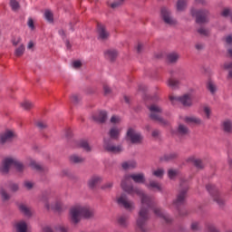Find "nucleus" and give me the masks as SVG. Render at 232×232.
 <instances>
[{
	"label": "nucleus",
	"mask_w": 232,
	"mask_h": 232,
	"mask_svg": "<svg viewBox=\"0 0 232 232\" xmlns=\"http://www.w3.org/2000/svg\"><path fill=\"white\" fill-rule=\"evenodd\" d=\"M169 101L173 102L174 101H178V102H181L183 106H191V96L189 94H185L182 97H175L169 96Z\"/></svg>",
	"instance_id": "f8f14e48"
},
{
	"label": "nucleus",
	"mask_w": 232,
	"mask_h": 232,
	"mask_svg": "<svg viewBox=\"0 0 232 232\" xmlns=\"http://www.w3.org/2000/svg\"><path fill=\"white\" fill-rule=\"evenodd\" d=\"M206 188L209 195H211V197L213 198L214 201L217 202L218 206H224V199L220 196V191H218L217 186L213 184H208Z\"/></svg>",
	"instance_id": "0eeeda50"
},
{
	"label": "nucleus",
	"mask_w": 232,
	"mask_h": 232,
	"mask_svg": "<svg viewBox=\"0 0 232 232\" xmlns=\"http://www.w3.org/2000/svg\"><path fill=\"white\" fill-rule=\"evenodd\" d=\"M71 102H73V104H77V102H79V96L77 94L72 95Z\"/></svg>",
	"instance_id": "8fccbe9b"
},
{
	"label": "nucleus",
	"mask_w": 232,
	"mask_h": 232,
	"mask_svg": "<svg viewBox=\"0 0 232 232\" xmlns=\"http://www.w3.org/2000/svg\"><path fill=\"white\" fill-rule=\"evenodd\" d=\"M123 169H135L137 162L135 160L125 161L121 164Z\"/></svg>",
	"instance_id": "412c9836"
},
{
	"label": "nucleus",
	"mask_w": 232,
	"mask_h": 232,
	"mask_svg": "<svg viewBox=\"0 0 232 232\" xmlns=\"http://www.w3.org/2000/svg\"><path fill=\"white\" fill-rule=\"evenodd\" d=\"M198 34H199L200 35L208 36V35H209V31L204 29V28H199L198 30Z\"/></svg>",
	"instance_id": "49530a36"
},
{
	"label": "nucleus",
	"mask_w": 232,
	"mask_h": 232,
	"mask_svg": "<svg viewBox=\"0 0 232 232\" xmlns=\"http://www.w3.org/2000/svg\"><path fill=\"white\" fill-rule=\"evenodd\" d=\"M188 160L190 162H193L194 166H196V168H198V169H202V168H204V163H202L201 160L198 159H195V158H189Z\"/></svg>",
	"instance_id": "bb28decb"
},
{
	"label": "nucleus",
	"mask_w": 232,
	"mask_h": 232,
	"mask_svg": "<svg viewBox=\"0 0 232 232\" xmlns=\"http://www.w3.org/2000/svg\"><path fill=\"white\" fill-rule=\"evenodd\" d=\"M24 187L27 188V189H32L34 188V183L30 182V181H25L24 182Z\"/></svg>",
	"instance_id": "13d9d810"
},
{
	"label": "nucleus",
	"mask_w": 232,
	"mask_h": 232,
	"mask_svg": "<svg viewBox=\"0 0 232 232\" xmlns=\"http://www.w3.org/2000/svg\"><path fill=\"white\" fill-rule=\"evenodd\" d=\"M173 159H177V153L175 152L165 156V160H173Z\"/></svg>",
	"instance_id": "a18cd8bd"
},
{
	"label": "nucleus",
	"mask_w": 232,
	"mask_h": 232,
	"mask_svg": "<svg viewBox=\"0 0 232 232\" xmlns=\"http://www.w3.org/2000/svg\"><path fill=\"white\" fill-rule=\"evenodd\" d=\"M197 5H202V6H206L208 2L206 0H195Z\"/></svg>",
	"instance_id": "052dcab7"
},
{
	"label": "nucleus",
	"mask_w": 232,
	"mask_h": 232,
	"mask_svg": "<svg viewBox=\"0 0 232 232\" xmlns=\"http://www.w3.org/2000/svg\"><path fill=\"white\" fill-rule=\"evenodd\" d=\"M44 19H46V21H48V23H53V13L52 11H50L49 9H46L44 11Z\"/></svg>",
	"instance_id": "7c9ffc66"
},
{
	"label": "nucleus",
	"mask_w": 232,
	"mask_h": 232,
	"mask_svg": "<svg viewBox=\"0 0 232 232\" xmlns=\"http://www.w3.org/2000/svg\"><path fill=\"white\" fill-rule=\"evenodd\" d=\"M161 17L166 24H177V21L171 18V13L166 7L161 8Z\"/></svg>",
	"instance_id": "9b49d317"
},
{
	"label": "nucleus",
	"mask_w": 232,
	"mask_h": 232,
	"mask_svg": "<svg viewBox=\"0 0 232 232\" xmlns=\"http://www.w3.org/2000/svg\"><path fill=\"white\" fill-rule=\"evenodd\" d=\"M190 14L192 17H196V23L198 24H204V23H208L209 17L208 10H196L191 9Z\"/></svg>",
	"instance_id": "423d86ee"
},
{
	"label": "nucleus",
	"mask_w": 232,
	"mask_h": 232,
	"mask_svg": "<svg viewBox=\"0 0 232 232\" xmlns=\"http://www.w3.org/2000/svg\"><path fill=\"white\" fill-rule=\"evenodd\" d=\"M133 180L136 184H144L146 182V178L144 177V173L139 174H127L124 176L121 180V188L123 191L134 197L137 195L141 198V208L139 212V218L137 219V227L141 232H146V224H148V220H150V209L154 211L156 217L162 218L166 224H171L172 219L169 218V215L164 213L162 208H156V203L153 198H150L144 194V191L140 190V188H133V185L130 184V180Z\"/></svg>",
	"instance_id": "f257e3e1"
},
{
	"label": "nucleus",
	"mask_w": 232,
	"mask_h": 232,
	"mask_svg": "<svg viewBox=\"0 0 232 232\" xmlns=\"http://www.w3.org/2000/svg\"><path fill=\"white\" fill-rule=\"evenodd\" d=\"M187 5L188 3L186 2V0H178L177 10L179 12H184V10H186Z\"/></svg>",
	"instance_id": "c85d7f7f"
},
{
	"label": "nucleus",
	"mask_w": 232,
	"mask_h": 232,
	"mask_svg": "<svg viewBox=\"0 0 232 232\" xmlns=\"http://www.w3.org/2000/svg\"><path fill=\"white\" fill-rule=\"evenodd\" d=\"M225 70H229L228 72V79H232V62L231 63H226L224 64Z\"/></svg>",
	"instance_id": "ea45409f"
},
{
	"label": "nucleus",
	"mask_w": 232,
	"mask_h": 232,
	"mask_svg": "<svg viewBox=\"0 0 232 232\" xmlns=\"http://www.w3.org/2000/svg\"><path fill=\"white\" fill-rule=\"evenodd\" d=\"M70 215L72 224H79L81 222V217H83V218H92L93 217V210L89 207L77 205L71 208Z\"/></svg>",
	"instance_id": "f03ea898"
},
{
	"label": "nucleus",
	"mask_w": 232,
	"mask_h": 232,
	"mask_svg": "<svg viewBox=\"0 0 232 232\" xmlns=\"http://www.w3.org/2000/svg\"><path fill=\"white\" fill-rule=\"evenodd\" d=\"M208 232H219L214 225L208 226Z\"/></svg>",
	"instance_id": "6e6d98bb"
},
{
	"label": "nucleus",
	"mask_w": 232,
	"mask_h": 232,
	"mask_svg": "<svg viewBox=\"0 0 232 232\" xmlns=\"http://www.w3.org/2000/svg\"><path fill=\"white\" fill-rule=\"evenodd\" d=\"M103 148L109 153H121L122 151L121 146L111 145V140H104Z\"/></svg>",
	"instance_id": "9d476101"
},
{
	"label": "nucleus",
	"mask_w": 232,
	"mask_h": 232,
	"mask_svg": "<svg viewBox=\"0 0 232 232\" xmlns=\"http://www.w3.org/2000/svg\"><path fill=\"white\" fill-rule=\"evenodd\" d=\"M21 107L24 108V110H32V108H34V103L25 100L21 103Z\"/></svg>",
	"instance_id": "72a5a7b5"
},
{
	"label": "nucleus",
	"mask_w": 232,
	"mask_h": 232,
	"mask_svg": "<svg viewBox=\"0 0 232 232\" xmlns=\"http://www.w3.org/2000/svg\"><path fill=\"white\" fill-rule=\"evenodd\" d=\"M92 119L95 121V122H100V124H102L106 122V120L108 119V112L104 111H99L92 116Z\"/></svg>",
	"instance_id": "2eb2a0df"
},
{
	"label": "nucleus",
	"mask_w": 232,
	"mask_h": 232,
	"mask_svg": "<svg viewBox=\"0 0 232 232\" xmlns=\"http://www.w3.org/2000/svg\"><path fill=\"white\" fill-rule=\"evenodd\" d=\"M101 182H102V179L99 176H94L89 180V188H91V189H93V188H96V186H98V184H101Z\"/></svg>",
	"instance_id": "6ab92c4d"
},
{
	"label": "nucleus",
	"mask_w": 232,
	"mask_h": 232,
	"mask_svg": "<svg viewBox=\"0 0 232 232\" xmlns=\"http://www.w3.org/2000/svg\"><path fill=\"white\" fill-rule=\"evenodd\" d=\"M207 88L212 94L215 93V92H217V86L215 85V83H213V82H208L207 84Z\"/></svg>",
	"instance_id": "4c0bfd02"
},
{
	"label": "nucleus",
	"mask_w": 232,
	"mask_h": 232,
	"mask_svg": "<svg viewBox=\"0 0 232 232\" xmlns=\"http://www.w3.org/2000/svg\"><path fill=\"white\" fill-rule=\"evenodd\" d=\"M150 111V117L152 121H156L161 126H167L168 121L162 118V108L157 104H151L149 106Z\"/></svg>",
	"instance_id": "39448f33"
},
{
	"label": "nucleus",
	"mask_w": 232,
	"mask_h": 232,
	"mask_svg": "<svg viewBox=\"0 0 232 232\" xmlns=\"http://www.w3.org/2000/svg\"><path fill=\"white\" fill-rule=\"evenodd\" d=\"M117 55H119V53L113 49H109L104 52L105 59H108L109 61H115L117 59Z\"/></svg>",
	"instance_id": "f3484780"
},
{
	"label": "nucleus",
	"mask_w": 232,
	"mask_h": 232,
	"mask_svg": "<svg viewBox=\"0 0 232 232\" xmlns=\"http://www.w3.org/2000/svg\"><path fill=\"white\" fill-rule=\"evenodd\" d=\"M14 227L16 232H27L28 231V225L26 221L21 220L15 223Z\"/></svg>",
	"instance_id": "dca6fc26"
},
{
	"label": "nucleus",
	"mask_w": 232,
	"mask_h": 232,
	"mask_svg": "<svg viewBox=\"0 0 232 232\" xmlns=\"http://www.w3.org/2000/svg\"><path fill=\"white\" fill-rule=\"evenodd\" d=\"M159 135H160V131H159L158 130L152 131V137H154V139H157Z\"/></svg>",
	"instance_id": "0e129e2a"
},
{
	"label": "nucleus",
	"mask_w": 232,
	"mask_h": 232,
	"mask_svg": "<svg viewBox=\"0 0 232 232\" xmlns=\"http://www.w3.org/2000/svg\"><path fill=\"white\" fill-rule=\"evenodd\" d=\"M19 209L21 213H23V215H24L25 217H32V210L30 209V208L26 207V205L20 204Z\"/></svg>",
	"instance_id": "b1692460"
},
{
	"label": "nucleus",
	"mask_w": 232,
	"mask_h": 232,
	"mask_svg": "<svg viewBox=\"0 0 232 232\" xmlns=\"http://www.w3.org/2000/svg\"><path fill=\"white\" fill-rule=\"evenodd\" d=\"M120 133H121V130L114 127V128L111 129L109 135H110L111 139L117 140V139H119Z\"/></svg>",
	"instance_id": "cd10ccee"
},
{
	"label": "nucleus",
	"mask_w": 232,
	"mask_h": 232,
	"mask_svg": "<svg viewBox=\"0 0 232 232\" xmlns=\"http://www.w3.org/2000/svg\"><path fill=\"white\" fill-rule=\"evenodd\" d=\"M221 15L222 17H229V15H231V9L229 8L223 9V11L221 12Z\"/></svg>",
	"instance_id": "c03bdc74"
},
{
	"label": "nucleus",
	"mask_w": 232,
	"mask_h": 232,
	"mask_svg": "<svg viewBox=\"0 0 232 232\" xmlns=\"http://www.w3.org/2000/svg\"><path fill=\"white\" fill-rule=\"evenodd\" d=\"M152 175L154 177H157L158 179H162L164 177V169H158L152 172Z\"/></svg>",
	"instance_id": "e433bc0d"
},
{
	"label": "nucleus",
	"mask_w": 232,
	"mask_h": 232,
	"mask_svg": "<svg viewBox=\"0 0 232 232\" xmlns=\"http://www.w3.org/2000/svg\"><path fill=\"white\" fill-rule=\"evenodd\" d=\"M10 188L12 191H17L19 189V186L17 184L10 185Z\"/></svg>",
	"instance_id": "e2e57ef3"
},
{
	"label": "nucleus",
	"mask_w": 232,
	"mask_h": 232,
	"mask_svg": "<svg viewBox=\"0 0 232 232\" xmlns=\"http://www.w3.org/2000/svg\"><path fill=\"white\" fill-rule=\"evenodd\" d=\"M178 133L182 136L188 135L189 133V129H188V127L185 125L179 124L178 128Z\"/></svg>",
	"instance_id": "c756f323"
},
{
	"label": "nucleus",
	"mask_w": 232,
	"mask_h": 232,
	"mask_svg": "<svg viewBox=\"0 0 232 232\" xmlns=\"http://www.w3.org/2000/svg\"><path fill=\"white\" fill-rule=\"evenodd\" d=\"M24 53V45L21 44L18 48L15 49L14 51V55L16 57H21Z\"/></svg>",
	"instance_id": "c9c22d12"
},
{
	"label": "nucleus",
	"mask_w": 232,
	"mask_h": 232,
	"mask_svg": "<svg viewBox=\"0 0 232 232\" xmlns=\"http://www.w3.org/2000/svg\"><path fill=\"white\" fill-rule=\"evenodd\" d=\"M179 171L175 170V169H169L168 171V175H169V179H170L172 180V179H175L176 175H178Z\"/></svg>",
	"instance_id": "79ce46f5"
},
{
	"label": "nucleus",
	"mask_w": 232,
	"mask_h": 232,
	"mask_svg": "<svg viewBox=\"0 0 232 232\" xmlns=\"http://www.w3.org/2000/svg\"><path fill=\"white\" fill-rule=\"evenodd\" d=\"M72 66L73 68H81V66H82V63H81V61H74L72 63Z\"/></svg>",
	"instance_id": "4d7b16f0"
},
{
	"label": "nucleus",
	"mask_w": 232,
	"mask_h": 232,
	"mask_svg": "<svg viewBox=\"0 0 232 232\" xmlns=\"http://www.w3.org/2000/svg\"><path fill=\"white\" fill-rule=\"evenodd\" d=\"M117 202L120 206H123V208L129 211H133V209H135L134 203L128 200L126 194H121V197L117 198Z\"/></svg>",
	"instance_id": "1a4fd4ad"
},
{
	"label": "nucleus",
	"mask_w": 232,
	"mask_h": 232,
	"mask_svg": "<svg viewBox=\"0 0 232 232\" xmlns=\"http://www.w3.org/2000/svg\"><path fill=\"white\" fill-rule=\"evenodd\" d=\"M10 168H15L17 171H23L24 169V166H23V163L19 162L17 160L6 158L4 160L0 167V172L5 175L10 171Z\"/></svg>",
	"instance_id": "20e7f679"
},
{
	"label": "nucleus",
	"mask_w": 232,
	"mask_h": 232,
	"mask_svg": "<svg viewBox=\"0 0 232 232\" xmlns=\"http://www.w3.org/2000/svg\"><path fill=\"white\" fill-rule=\"evenodd\" d=\"M15 139V133L12 130H5L4 133L0 134V144H6L12 142Z\"/></svg>",
	"instance_id": "ddd939ff"
},
{
	"label": "nucleus",
	"mask_w": 232,
	"mask_h": 232,
	"mask_svg": "<svg viewBox=\"0 0 232 232\" xmlns=\"http://www.w3.org/2000/svg\"><path fill=\"white\" fill-rule=\"evenodd\" d=\"M142 134L135 131L133 129H129L127 131V140H130L131 144H141L143 140Z\"/></svg>",
	"instance_id": "6e6552de"
},
{
	"label": "nucleus",
	"mask_w": 232,
	"mask_h": 232,
	"mask_svg": "<svg viewBox=\"0 0 232 232\" xmlns=\"http://www.w3.org/2000/svg\"><path fill=\"white\" fill-rule=\"evenodd\" d=\"M1 196L4 200H8L10 198V195H8L5 189L1 190Z\"/></svg>",
	"instance_id": "de8ad7c7"
},
{
	"label": "nucleus",
	"mask_w": 232,
	"mask_h": 232,
	"mask_svg": "<svg viewBox=\"0 0 232 232\" xmlns=\"http://www.w3.org/2000/svg\"><path fill=\"white\" fill-rule=\"evenodd\" d=\"M118 222L120 226H123L126 227V225L128 224V217L126 216H121L118 218Z\"/></svg>",
	"instance_id": "58836bf2"
},
{
	"label": "nucleus",
	"mask_w": 232,
	"mask_h": 232,
	"mask_svg": "<svg viewBox=\"0 0 232 232\" xmlns=\"http://www.w3.org/2000/svg\"><path fill=\"white\" fill-rule=\"evenodd\" d=\"M111 122L112 124H117V122H121V118L117 117V116H112L111 118Z\"/></svg>",
	"instance_id": "864d4df0"
},
{
	"label": "nucleus",
	"mask_w": 232,
	"mask_h": 232,
	"mask_svg": "<svg viewBox=\"0 0 232 232\" xmlns=\"http://www.w3.org/2000/svg\"><path fill=\"white\" fill-rule=\"evenodd\" d=\"M97 30H98V39H101L102 41H106L108 37H110V33L106 30V26L102 24H97Z\"/></svg>",
	"instance_id": "4468645a"
},
{
	"label": "nucleus",
	"mask_w": 232,
	"mask_h": 232,
	"mask_svg": "<svg viewBox=\"0 0 232 232\" xmlns=\"http://www.w3.org/2000/svg\"><path fill=\"white\" fill-rule=\"evenodd\" d=\"M124 3V0H118L117 2H113L111 4V8H119Z\"/></svg>",
	"instance_id": "37998d69"
},
{
	"label": "nucleus",
	"mask_w": 232,
	"mask_h": 232,
	"mask_svg": "<svg viewBox=\"0 0 232 232\" xmlns=\"http://www.w3.org/2000/svg\"><path fill=\"white\" fill-rule=\"evenodd\" d=\"M221 127L225 133H232V121L230 120H225L222 121Z\"/></svg>",
	"instance_id": "a211bd4d"
},
{
	"label": "nucleus",
	"mask_w": 232,
	"mask_h": 232,
	"mask_svg": "<svg viewBox=\"0 0 232 232\" xmlns=\"http://www.w3.org/2000/svg\"><path fill=\"white\" fill-rule=\"evenodd\" d=\"M78 146L84 150V151H92V147H90V143H88V140H81L78 142Z\"/></svg>",
	"instance_id": "393cba45"
},
{
	"label": "nucleus",
	"mask_w": 232,
	"mask_h": 232,
	"mask_svg": "<svg viewBox=\"0 0 232 232\" xmlns=\"http://www.w3.org/2000/svg\"><path fill=\"white\" fill-rule=\"evenodd\" d=\"M44 232H53V230H52L50 227H44Z\"/></svg>",
	"instance_id": "774afa93"
},
{
	"label": "nucleus",
	"mask_w": 232,
	"mask_h": 232,
	"mask_svg": "<svg viewBox=\"0 0 232 232\" xmlns=\"http://www.w3.org/2000/svg\"><path fill=\"white\" fill-rule=\"evenodd\" d=\"M227 44H232V35H228L226 37Z\"/></svg>",
	"instance_id": "69168bd1"
},
{
	"label": "nucleus",
	"mask_w": 232,
	"mask_h": 232,
	"mask_svg": "<svg viewBox=\"0 0 232 232\" xmlns=\"http://www.w3.org/2000/svg\"><path fill=\"white\" fill-rule=\"evenodd\" d=\"M36 126H37V128H39L40 130H44V129L47 127V125H46L44 121H38V122L36 123Z\"/></svg>",
	"instance_id": "603ef678"
},
{
	"label": "nucleus",
	"mask_w": 232,
	"mask_h": 232,
	"mask_svg": "<svg viewBox=\"0 0 232 232\" xmlns=\"http://www.w3.org/2000/svg\"><path fill=\"white\" fill-rule=\"evenodd\" d=\"M185 122H187L188 124L191 122H193L194 124H200L201 121H200V119H198L197 117H186Z\"/></svg>",
	"instance_id": "f704fd0d"
},
{
	"label": "nucleus",
	"mask_w": 232,
	"mask_h": 232,
	"mask_svg": "<svg viewBox=\"0 0 232 232\" xmlns=\"http://www.w3.org/2000/svg\"><path fill=\"white\" fill-rule=\"evenodd\" d=\"M27 24H28L29 28H31V30L35 29V25L34 24V20L32 18H29Z\"/></svg>",
	"instance_id": "5fc2aeb1"
},
{
	"label": "nucleus",
	"mask_w": 232,
	"mask_h": 232,
	"mask_svg": "<svg viewBox=\"0 0 232 232\" xmlns=\"http://www.w3.org/2000/svg\"><path fill=\"white\" fill-rule=\"evenodd\" d=\"M46 209H53L54 211H62L63 203L61 201H56L55 205L50 207V204H45Z\"/></svg>",
	"instance_id": "5701e85b"
},
{
	"label": "nucleus",
	"mask_w": 232,
	"mask_h": 232,
	"mask_svg": "<svg viewBox=\"0 0 232 232\" xmlns=\"http://www.w3.org/2000/svg\"><path fill=\"white\" fill-rule=\"evenodd\" d=\"M191 229L192 231H197L198 229V224L197 222L192 223Z\"/></svg>",
	"instance_id": "680f3d73"
},
{
	"label": "nucleus",
	"mask_w": 232,
	"mask_h": 232,
	"mask_svg": "<svg viewBox=\"0 0 232 232\" xmlns=\"http://www.w3.org/2000/svg\"><path fill=\"white\" fill-rule=\"evenodd\" d=\"M10 6L14 12L19 10V2L16 0H10Z\"/></svg>",
	"instance_id": "a19ab883"
},
{
	"label": "nucleus",
	"mask_w": 232,
	"mask_h": 232,
	"mask_svg": "<svg viewBox=\"0 0 232 232\" xmlns=\"http://www.w3.org/2000/svg\"><path fill=\"white\" fill-rule=\"evenodd\" d=\"M179 53H171L169 54H168L167 59L169 61V63H177V61H179Z\"/></svg>",
	"instance_id": "2f4dec72"
},
{
	"label": "nucleus",
	"mask_w": 232,
	"mask_h": 232,
	"mask_svg": "<svg viewBox=\"0 0 232 232\" xmlns=\"http://www.w3.org/2000/svg\"><path fill=\"white\" fill-rule=\"evenodd\" d=\"M170 75L173 76V72H170ZM179 84H180V82L173 77H170L168 81V86L172 88V90L179 88Z\"/></svg>",
	"instance_id": "aec40b11"
},
{
	"label": "nucleus",
	"mask_w": 232,
	"mask_h": 232,
	"mask_svg": "<svg viewBox=\"0 0 232 232\" xmlns=\"http://www.w3.org/2000/svg\"><path fill=\"white\" fill-rule=\"evenodd\" d=\"M180 188L181 189L179 192L176 200L173 202V206H175L180 217H184L185 215H188V211L186 209H180V206L186 204V197H188V183L186 181H181Z\"/></svg>",
	"instance_id": "7ed1b4c3"
},
{
	"label": "nucleus",
	"mask_w": 232,
	"mask_h": 232,
	"mask_svg": "<svg viewBox=\"0 0 232 232\" xmlns=\"http://www.w3.org/2000/svg\"><path fill=\"white\" fill-rule=\"evenodd\" d=\"M58 231H60V232H68V228H66V227H59Z\"/></svg>",
	"instance_id": "338daca9"
},
{
	"label": "nucleus",
	"mask_w": 232,
	"mask_h": 232,
	"mask_svg": "<svg viewBox=\"0 0 232 232\" xmlns=\"http://www.w3.org/2000/svg\"><path fill=\"white\" fill-rule=\"evenodd\" d=\"M204 113L206 114L207 118L209 119V117H211V109H209L208 106L204 107Z\"/></svg>",
	"instance_id": "09e8293b"
},
{
	"label": "nucleus",
	"mask_w": 232,
	"mask_h": 232,
	"mask_svg": "<svg viewBox=\"0 0 232 232\" xmlns=\"http://www.w3.org/2000/svg\"><path fill=\"white\" fill-rule=\"evenodd\" d=\"M113 188L112 182H108L105 185L102 186V189H111Z\"/></svg>",
	"instance_id": "3c124183"
},
{
	"label": "nucleus",
	"mask_w": 232,
	"mask_h": 232,
	"mask_svg": "<svg viewBox=\"0 0 232 232\" xmlns=\"http://www.w3.org/2000/svg\"><path fill=\"white\" fill-rule=\"evenodd\" d=\"M70 160L72 162V164H82V162H84V158L73 154L70 157Z\"/></svg>",
	"instance_id": "a878e982"
},
{
	"label": "nucleus",
	"mask_w": 232,
	"mask_h": 232,
	"mask_svg": "<svg viewBox=\"0 0 232 232\" xmlns=\"http://www.w3.org/2000/svg\"><path fill=\"white\" fill-rule=\"evenodd\" d=\"M147 188L149 189H157V191H162V187L160 186V183L155 180H150V184L147 185Z\"/></svg>",
	"instance_id": "4be33fe9"
},
{
	"label": "nucleus",
	"mask_w": 232,
	"mask_h": 232,
	"mask_svg": "<svg viewBox=\"0 0 232 232\" xmlns=\"http://www.w3.org/2000/svg\"><path fill=\"white\" fill-rule=\"evenodd\" d=\"M30 166L33 168V169H36V171H44V168L39 163L35 162V160H32L30 162Z\"/></svg>",
	"instance_id": "473e14b6"
},
{
	"label": "nucleus",
	"mask_w": 232,
	"mask_h": 232,
	"mask_svg": "<svg viewBox=\"0 0 232 232\" xmlns=\"http://www.w3.org/2000/svg\"><path fill=\"white\" fill-rule=\"evenodd\" d=\"M103 92L105 95H108V93H111V89L108 85H103Z\"/></svg>",
	"instance_id": "bf43d9fd"
}]
</instances>
